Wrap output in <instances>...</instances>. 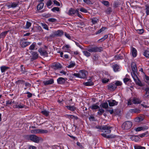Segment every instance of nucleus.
Masks as SVG:
<instances>
[{
	"label": "nucleus",
	"instance_id": "obj_12",
	"mask_svg": "<svg viewBox=\"0 0 149 149\" xmlns=\"http://www.w3.org/2000/svg\"><path fill=\"white\" fill-rule=\"evenodd\" d=\"M109 106L110 107H113L116 105L118 104V102L114 100H109L107 101Z\"/></svg>",
	"mask_w": 149,
	"mask_h": 149
},
{
	"label": "nucleus",
	"instance_id": "obj_22",
	"mask_svg": "<svg viewBox=\"0 0 149 149\" xmlns=\"http://www.w3.org/2000/svg\"><path fill=\"white\" fill-rule=\"evenodd\" d=\"M76 65V63L74 62L71 61L69 65L66 66V67L68 68H74Z\"/></svg>",
	"mask_w": 149,
	"mask_h": 149
},
{
	"label": "nucleus",
	"instance_id": "obj_64",
	"mask_svg": "<svg viewBox=\"0 0 149 149\" xmlns=\"http://www.w3.org/2000/svg\"><path fill=\"white\" fill-rule=\"evenodd\" d=\"M26 93L28 94L27 96L29 98L31 97L32 96V94L29 92H28Z\"/></svg>",
	"mask_w": 149,
	"mask_h": 149
},
{
	"label": "nucleus",
	"instance_id": "obj_52",
	"mask_svg": "<svg viewBox=\"0 0 149 149\" xmlns=\"http://www.w3.org/2000/svg\"><path fill=\"white\" fill-rule=\"evenodd\" d=\"M108 37V36L107 35H105L101 39H100L98 41L100 42H102V41H104L105 39H107Z\"/></svg>",
	"mask_w": 149,
	"mask_h": 149
},
{
	"label": "nucleus",
	"instance_id": "obj_37",
	"mask_svg": "<svg viewBox=\"0 0 149 149\" xmlns=\"http://www.w3.org/2000/svg\"><path fill=\"white\" fill-rule=\"evenodd\" d=\"M67 109L71 111H74L75 109V108L73 106H66Z\"/></svg>",
	"mask_w": 149,
	"mask_h": 149
},
{
	"label": "nucleus",
	"instance_id": "obj_26",
	"mask_svg": "<svg viewBox=\"0 0 149 149\" xmlns=\"http://www.w3.org/2000/svg\"><path fill=\"white\" fill-rule=\"evenodd\" d=\"M66 117L68 118L69 119H71L73 118H75L76 119H78V117L77 116H74L73 115L67 114L65 115Z\"/></svg>",
	"mask_w": 149,
	"mask_h": 149
},
{
	"label": "nucleus",
	"instance_id": "obj_11",
	"mask_svg": "<svg viewBox=\"0 0 149 149\" xmlns=\"http://www.w3.org/2000/svg\"><path fill=\"white\" fill-rule=\"evenodd\" d=\"M79 9H77L76 10H74L73 9L70 8L68 12V14L69 15H74L76 13H78Z\"/></svg>",
	"mask_w": 149,
	"mask_h": 149
},
{
	"label": "nucleus",
	"instance_id": "obj_30",
	"mask_svg": "<svg viewBox=\"0 0 149 149\" xmlns=\"http://www.w3.org/2000/svg\"><path fill=\"white\" fill-rule=\"evenodd\" d=\"M90 108L93 110H95L99 108L98 106L96 104H93L91 105Z\"/></svg>",
	"mask_w": 149,
	"mask_h": 149
},
{
	"label": "nucleus",
	"instance_id": "obj_58",
	"mask_svg": "<svg viewBox=\"0 0 149 149\" xmlns=\"http://www.w3.org/2000/svg\"><path fill=\"white\" fill-rule=\"evenodd\" d=\"M102 3L105 6H107L109 5V3L107 1H103Z\"/></svg>",
	"mask_w": 149,
	"mask_h": 149
},
{
	"label": "nucleus",
	"instance_id": "obj_51",
	"mask_svg": "<svg viewBox=\"0 0 149 149\" xmlns=\"http://www.w3.org/2000/svg\"><path fill=\"white\" fill-rule=\"evenodd\" d=\"M21 71L22 73H24L26 72L24 67L23 65H21L20 66Z\"/></svg>",
	"mask_w": 149,
	"mask_h": 149
},
{
	"label": "nucleus",
	"instance_id": "obj_29",
	"mask_svg": "<svg viewBox=\"0 0 149 149\" xmlns=\"http://www.w3.org/2000/svg\"><path fill=\"white\" fill-rule=\"evenodd\" d=\"M113 70L114 72H116L119 71V66L116 64L114 65L113 66Z\"/></svg>",
	"mask_w": 149,
	"mask_h": 149
},
{
	"label": "nucleus",
	"instance_id": "obj_17",
	"mask_svg": "<svg viewBox=\"0 0 149 149\" xmlns=\"http://www.w3.org/2000/svg\"><path fill=\"white\" fill-rule=\"evenodd\" d=\"M131 52L132 55L133 57H135L137 55V52L136 49L132 47L131 48Z\"/></svg>",
	"mask_w": 149,
	"mask_h": 149
},
{
	"label": "nucleus",
	"instance_id": "obj_13",
	"mask_svg": "<svg viewBox=\"0 0 149 149\" xmlns=\"http://www.w3.org/2000/svg\"><path fill=\"white\" fill-rule=\"evenodd\" d=\"M52 67L55 69H57L62 68V65L58 63H53L52 64Z\"/></svg>",
	"mask_w": 149,
	"mask_h": 149
},
{
	"label": "nucleus",
	"instance_id": "obj_60",
	"mask_svg": "<svg viewBox=\"0 0 149 149\" xmlns=\"http://www.w3.org/2000/svg\"><path fill=\"white\" fill-rule=\"evenodd\" d=\"M31 23L29 22H27L26 24V27L27 29H28L31 26Z\"/></svg>",
	"mask_w": 149,
	"mask_h": 149
},
{
	"label": "nucleus",
	"instance_id": "obj_32",
	"mask_svg": "<svg viewBox=\"0 0 149 149\" xmlns=\"http://www.w3.org/2000/svg\"><path fill=\"white\" fill-rule=\"evenodd\" d=\"M134 149H146V148L142 146L137 145H134Z\"/></svg>",
	"mask_w": 149,
	"mask_h": 149
},
{
	"label": "nucleus",
	"instance_id": "obj_41",
	"mask_svg": "<svg viewBox=\"0 0 149 149\" xmlns=\"http://www.w3.org/2000/svg\"><path fill=\"white\" fill-rule=\"evenodd\" d=\"M86 86H91L93 85V83L92 81H88L84 83Z\"/></svg>",
	"mask_w": 149,
	"mask_h": 149
},
{
	"label": "nucleus",
	"instance_id": "obj_36",
	"mask_svg": "<svg viewBox=\"0 0 149 149\" xmlns=\"http://www.w3.org/2000/svg\"><path fill=\"white\" fill-rule=\"evenodd\" d=\"M100 106L102 108H107L108 107V104L107 102L103 103L101 104Z\"/></svg>",
	"mask_w": 149,
	"mask_h": 149
},
{
	"label": "nucleus",
	"instance_id": "obj_57",
	"mask_svg": "<svg viewBox=\"0 0 149 149\" xmlns=\"http://www.w3.org/2000/svg\"><path fill=\"white\" fill-rule=\"evenodd\" d=\"M48 21L52 22H54L56 21V19L53 18H49L47 20Z\"/></svg>",
	"mask_w": 149,
	"mask_h": 149
},
{
	"label": "nucleus",
	"instance_id": "obj_23",
	"mask_svg": "<svg viewBox=\"0 0 149 149\" xmlns=\"http://www.w3.org/2000/svg\"><path fill=\"white\" fill-rule=\"evenodd\" d=\"M88 49H85V50L83 51V53L85 56L88 57L91 55V54L87 50Z\"/></svg>",
	"mask_w": 149,
	"mask_h": 149
},
{
	"label": "nucleus",
	"instance_id": "obj_5",
	"mask_svg": "<svg viewBox=\"0 0 149 149\" xmlns=\"http://www.w3.org/2000/svg\"><path fill=\"white\" fill-rule=\"evenodd\" d=\"M86 50L89 52L95 53L97 52H100L103 50V49L101 47H89Z\"/></svg>",
	"mask_w": 149,
	"mask_h": 149
},
{
	"label": "nucleus",
	"instance_id": "obj_33",
	"mask_svg": "<svg viewBox=\"0 0 149 149\" xmlns=\"http://www.w3.org/2000/svg\"><path fill=\"white\" fill-rule=\"evenodd\" d=\"M143 55L146 57L149 58V49H148L145 51L143 53Z\"/></svg>",
	"mask_w": 149,
	"mask_h": 149
},
{
	"label": "nucleus",
	"instance_id": "obj_15",
	"mask_svg": "<svg viewBox=\"0 0 149 149\" xmlns=\"http://www.w3.org/2000/svg\"><path fill=\"white\" fill-rule=\"evenodd\" d=\"M54 82V80L52 79H50L48 80L43 81V83L45 85L51 84H53Z\"/></svg>",
	"mask_w": 149,
	"mask_h": 149
},
{
	"label": "nucleus",
	"instance_id": "obj_42",
	"mask_svg": "<svg viewBox=\"0 0 149 149\" xmlns=\"http://www.w3.org/2000/svg\"><path fill=\"white\" fill-rule=\"evenodd\" d=\"M145 91L146 93L144 95L146 97H149V88H147L146 89Z\"/></svg>",
	"mask_w": 149,
	"mask_h": 149
},
{
	"label": "nucleus",
	"instance_id": "obj_61",
	"mask_svg": "<svg viewBox=\"0 0 149 149\" xmlns=\"http://www.w3.org/2000/svg\"><path fill=\"white\" fill-rule=\"evenodd\" d=\"M135 130L136 132L141 131L143 130L142 127H138L135 129Z\"/></svg>",
	"mask_w": 149,
	"mask_h": 149
},
{
	"label": "nucleus",
	"instance_id": "obj_28",
	"mask_svg": "<svg viewBox=\"0 0 149 149\" xmlns=\"http://www.w3.org/2000/svg\"><path fill=\"white\" fill-rule=\"evenodd\" d=\"M52 4V0H49L47 2L46 5L47 7L49 8H50L52 7L51 6Z\"/></svg>",
	"mask_w": 149,
	"mask_h": 149
},
{
	"label": "nucleus",
	"instance_id": "obj_8",
	"mask_svg": "<svg viewBox=\"0 0 149 149\" xmlns=\"http://www.w3.org/2000/svg\"><path fill=\"white\" fill-rule=\"evenodd\" d=\"M31 42H28L26 40L24 39H23L21 40L20 42V44L22 47H24L26 46L30 45Z\"/></svg>",
	"mask_w": 149,
	"mask_h": 149
},
{
	"label": "nucleus",
	"instance_id": "obj_43",
	"mask_svg": "<svg viewBox=\"0 0 149 149\" xmlns=\"http://www.w3.org/2000/svg\"><path fill=\"white\" fill-rule=\"evenodd\" d=\"M56 32L57 36H61L63 34V32L61 30H59Z\"/></svg>",
	"mask_w": 149,
	"mask_h": 149
},
{
	"label": "nucleus",
	"instance_id": "obj_46",
	"mask_svg": "<svg viewBox=\"0 0 149 149\" xmlns=\"http://www.w3.org/2000/svg\"><path fill=\"white\" fill-rule=\"evenodd\" d=\"M36 45V43L34 42L29 47V49L30 50H33Z\"/></svg>",
	"mask_w": 149,
	"mask_h": 149
},
{
	"label": "nucleus",
	"instance_id": "obj_24",
	"mask_svg": "<svg viewBox=\"0 0 149 149\" xmlns=\"http://www.w3.org/2000/svg\"><path fill=\"white\" fill-rule=\"evenodd\" d=\"M102 75L104 78H109L110 77V76L108 72H103L102 73Z\"/></svg>",
	"mask_w": 149,
	"mask_h": 149
},
{
	"label": "nucleus",
	"instance_id": "obj_39",
	"mask_svg": "<svg viewBox=\"0 0 149 149\" xmlns=\"http://www.w3.org/2000/svg\"><path fill=\"white\" fill-rule=\"evenodd\" d=\"M41 113L45 115L46 116H48L49 115V111H48L45 110H44L43 111H42L41 112Z\"/></svg>",
	"mask_w": 149,
	"mask_h": 149
},
{
	"label": "nucleus",
	"instance_id": "obj_56",
	"mask_svg": "<svg viewBox=\"0 0 149 149\" xmlns=\"http://www.w3.org/2000/svg\"><path fill=\"white\" fill-rule=\"evenodd\" d=\"M137 32L139 34H141L144 32V30L143 29H138L136 30Z\"/></svg>",
	"mask_w": 149,
	"mask_h": 149
},
{
	"label": "nucleus",
	"instance_id": "obj_4",
	"mask_svg": "<svg viewBox=\"0 0 149 149\" xmlns=\"http://www.w3.org/2000/svg\"><path fill=\"white\" fill-rule=\"evenodd\" d=\"M132 126V123L130 121H127L123 123L122 125V128L124 130H127L130 129Z\"/></svg>",
	"mask_w": 149,
	"mask_h": 149
},
{
	"label": "nucleus",
	"instance_id": "obj_21",
	"mask_svg": "<svg viewBox=\"0 0 149 149\" xmlns=\"http://www.w3.org/2000/svg\"><path fill=\"white\" fill-rule=\"evenodd\" d=\"M130 138L132 141H138L140 139L139 137L138 136L136 135L132 136L130 137Z\"/></svg>",
	"mask_w": 149,
	"mask_h": 149
},
{
	"label": "nucleus",
	"instance_id": "obj_34",
	"mask_svg": "<svg viewBox=\"0 0 149 149\" xmlns=\"http://www.w3.org/2000/svg\"><path fill=\"white\" fill-rule=\"evenodd\" d=\"M143 120V118L141 116L137 117L135 118L134 121L135 122H139Z\"/></svg>",
	"mask_w": 149,
	"mask_h": 149
},
{
	"label": "nucleus",
	"instance_id": "obj_55",
	"mask_svg": "<svg viewBox=\"0 0 149 149\" xmlns=\"http://www.w3.org/2000/svg\"><path fill=\"white\" fill-rule=\"evenodd\" d=\"M53 2L54 5H55V6H60V3L56 0H54L53 1Z\"/></svg>",
	"mask_w": 149,
	"mask_h": 149
},
{
	"label": "nucleus",
	"instance_id": "obj_53",
	"mask_svg": "<svg viewBox=\"0 0 149 149\" xmlns=\"http://www.w3.org/2000/svg\"><path fill=\"white\" fill-rule=\"evenodd\" d=\"M106 29V27H103L101 29H100L96 33V34H99L101 33L102 31H104L105 29Z\"/></svg>",
	"mask_w": 149,
	"mask_h": 149
},
{
	"label": "nucleus",
	"instance_id": "obj_35",
	"mask_svg": "<svg viewBox=\"0 0 149 149\" xmlns=\"http://www.w3.org/2000/svg\"><path fill=\"white\" fill-rule=\"evenodd\" d=\"M146 10V13L147 15H149V5L147 4L145 6Z\"/></svg>",
	"mask_w": 149,
	"mask_h": 149
},
{
	"label": "nucleus",
	"instance_id": "obj_27",
	"mask_svg": "<svg viewBox=\"0 0 149 149\" xmlns=\"http://www.w3.org/2000/svg\"><path fill=\"white\" fill-rule=\"evenodd\" d=\"M44 6V3L43 2L40 3L37 6V9L38 10H40L43 8Z\"/></svg>",
	"mask_w": 149,
	"mask_h": 149
},
{
	"label": "nucleus",
	"instance_id": "obj_45",
	"mask_svg": "<svg viewBox=\"0 0 149 149\" xmlns=\"http://www.w3.org/2000/svg\"><path fill=\"white\" fill-rule=\"evenodd\" d=\"M109 78H104L102 79V81L103 83H106L109 82Z\"/></svg>",
	"mask_w": 149,
	"mask_h": 149
},
{
	"label": "nucleus",
	"instance_id": "obj_38",
	"mask_svg": "<svg viewBox=\"0 0 149 149\" xmlns=\"http://www.w3.org/2000/svg\"><path fill=\"white\" fill-rule=\"evenodd\" d=\"M41 24L43 28L47 30H49V28L47 25L44 23H41Z\"/></svg>",
	"mask_w": 149,
	"mask_h": 149
},
{
	"label": "nucleus",
	"instance_id": "obj_47",
	"mask_svg": "<svg viewBox=\"0 0 149 149\" xmlns=\"http://www.w3.org/2000/svg\"><path fill=\"white\" fill-rule=\"evenodd\" d=\"M51 10L53 12H55L56 11L58 12L59 11L60 9L58 7H54Z\"/></svg>",
	"mask_w": 149,
	"mask_h": 149
},
{
	"label": "nucleus",
	"instance_id": "obj_18",
	"mask_svg": "<svg viewBox=\"0 0 149 149\" xmlns=\"http://www.w3.org/2000/svg\"><path fill=\"white\" fill-rule=\"evenodd\" d=\"M70 46L69 45H66L63 46L62 49L65 52H68L70 51Z\"/></svg>",
	"mask_w": 149,
	"mask_h": 149
},
{
	"label": "nucleus",
	"instance_id": "obj_9",
	"mask_svg": "<svg viewBox=\"0 0 149 149\" xmlns=\"http://www.w3.org/2000/svg\"><path fill=\"white\" fill-rule=\"evenodd\" d=\"M15 104L13 106L14 108L22 109L24 108L25 105L21 102H15Z\"/></svg>",
	"mask_w": 149,
	"mask_h": 149
},
{
	"label": "nucleus",
	"instance_id": "obj_25",
	"mask_svg": "<svg viewBox=\"0 0 149 149\" xmlns=\"http://www.w3.org/2000/svg\"><path fill=\"white\" fill-rule=\"evenodd\" d=\"M0 68L1 72L3 73L5 72L9 68L8 67L3 65L1 66Z\"/></svg>",
	"mask_w": 149,
	"mask_h": 149
},
{
	"label": "nucleus",
	"instance_id": "obj_20",
	"mask_svg": "<svg viewBox=\"0 0 149 149\" xmlns=\"http://www.w3.org/2000/svg\"><path fill=\"white\" fill-rule=\"evenodd\" d=\"M65 79L63 78L60 77L57 79L58 83L59 84H64L65 82Z\"/></svg>",
	"mask_w": 149,
	"mask_h": 149
},
{
	"label": "nucleus",
	"instance_id": "obj_10",
	"mask_svg": "<svg viewBox=\"0 0 149 149\" xmlns=\"http://www.w3.org/2000/svg\"><path fill=\"white\" fill-rule=\"evenodd\" d=\"M38 51L41 56H43L45 57L47 56V50L44 49L43 48H40L38 49Z\"/></svg>",
	"mask_w": 149,
	"mask_h": 149
},
{
	"label": "nucleus",
	"instance_id": "obj_7",
	"mask_svg": "<svg viewBox=\"0 0 149 149\" xmlns=\"http://www.w3.org/2000/svg\"><path fill=\"white\" fill-rule=\"evenodd\" d=\"M31 132L33 134H44L48 132V131L43 129H34L31 130Z\"/></svg>",
	"mask_w": 149,
	"mask_h": 149
},
{
	"label": "nucleus",
	"instance_id": "obj_50",
	"mask_svg": "<svg viewBox=\"0 0 149 149\" xmlns=\"http://www.w3.org/2000/svg\"><path fill=\"white\" fill-rule=\"evenodd\" d=\"M57 36V32L56 31L52 32V34L50 35V37H54L55 36Z\"/></svg>",
	"mask_w": 149,
	"mask_h": 149
},
{
	"label": "nucleus",
	"instance_id": "obj_6",
	"mask_svg": "<svg viewBox=\"0 0 149 149\" xmlns=\"http://www.w3.org/2000/svg\"><path fill=\"white\" fill-rule=\"evenodd\" d=\"M29 138L31 141L36 143H38L40 141L42 140L41 138L34 134L30 135Z\"/></svg>",
	"mask_w": 149,
	"mask_h": 149
},
{
	"label": "nucleus",
	"instance_id": "obj_54",
	"mask_svg": "<svg viewBox=\"0 0 149 149\" xmlns=\"http://www.w3.org/2000/svg\"><path fill=\"white\" fill-rule=\"evenodd\" d=\"M104 110L102 109H99L97 113L98 114L102 115V113L104 112Z\"/></svg>",
	"mask_w": 149,
	"mask_h": 149
},
{
	"label": "nucleus",
	"instance_id": "obj_59",
	"mask_svg": "<svg viewBox=\"0 0 149 149\" xmlns=\"http://www.w3.org/2000/svg\"><path fill=\"white\" fill-rule=\"evenodd\" d=\"M80 10L83 13H86L87 12V10L84 8H81L80 9Z\"/></svg>",
	"mask_w": 149,
	"mask_h": 149
},
{
	"label": "nucleus",
	"instance_id": "obj_1",
	"mask_svg": "<svg viewBox=\"0 0 149 149\" xmlns=\"http://www.w3.org/2000/svg\"><path fill=\"white\" fill-rule=\"evenodd\" d=\"M112 127L109 126L105 125L100 127L99 128L102 130V131L104 132L102 133L101 135L104 137L108 139L113 138L115 137V136L113 134L107 135V134H109L111 132V128Z\"/></svg>",
	"mask_w": 149,
	"mask_h": 149
},
{
	"label": "nucleus",
	"instance_id": "obj_14",
	"mask_svg": "<svg viewBox=\"0 0 149 149\" xmlns=\"http://www.w3.org/2000/svg\"><path fill=\"white\" fill-rule=\"evenodd\" d=\"M116 88L114 83H111L108 85V89L110 91H114Z\"/></svg>",
	"mask_w": 149,
	"mask_h": 149
},
{
	"label": "nucleus",
	"instance_id": "obj_40",
	"mask_svg": "<svg viewBox=\"0 0 149 149\" xmlns=\"http://www.w3.org/2000/svg\"><path fill=\"white\" fill-rule=\"evenodd\" d=\"M8 32V31H5L2 32L0 34L1 38H4L7 34Z\"/></svg>",
	"mask_w": 149,
	"mask_h": 149
},
{
	"label": "nucleus",
	"instance_id": "obj_19",
	"mask_svg": "<svg viewBox=\"0 0 149 149\" xmlns=\"http://www.w3.org/2000/svg\"><path fill=\"white\" fill-rule=\"evenodd\" d=\"M130 112L132 113H139L141 112V110L140 109H137V108H134V109H132L130 110H129Z\"/></svg>",
	"mask_w": 149,
	"mask_h": 149
},
{
	"label": "nucleus",
	"instance_id": "obj_31",
	"mask_svg": "<svg viewBox=\"0 0 149 149\" xmlns=\"http://www.w3.org/2000/svg\"><path fill=\"white\" fill-rule=\"evenodd\" d=\"M33 55L32 59L35 60L38 57V54L37 52H33L32 53Z\"/></svg>",
	"mask_w": 149,
	"mask_h": 149
},
{
	"label": "nucleus",
	"instance_id": "obj_49",
	"mask_svg": "<svg viewBox=\"0 0 149 149\" xmlns=\"http://www.w3.org/2000/svg\"><path fill=\"white\" fill-rule=\"evenodd\" d=\"M15 103L14 101L13 100H10L6 101V104L7 105L13 103H14V104Z\"/></svg>",
	"mask_w": 149,
	"mask_h": 149
},
{
	"label": "nucleus",
	"instance_id": "obj_48",
	"mask_svg": "<svg viewBox=\"0 0 149 149\" xmlns=\"http://www.w3.org/2000/svg\"><path fill=\"white\" fill-rule=\"evenodd\" d=\"M114 84L115 85H116V88L117 86H120L122 84V83L119 81H117L115 83H114Z\"/></svg>",
	"mask_w": 149,
	"mask_h": 149
},
{
	"label": "nucleus",
	"instance_id": "obj_16",
	"mask_svg": "<svg viewBox=\"0 0 149 149\" xmlns=\"http://www.w3.org/2000/svg\"><path fill=\"white\" fill-rule=\"evenodd\" d=\"M142 102V101L138 98L134 97L132 99V103L134 104H139Z\"/></svg>",
	"mask_w": 149,
	"mask_h": 149
},
{
	"label": "nucleus",
	"instance_id": "obj_63",
	"mask_svg": "<svg viewBox=\"0 0 149 149\" xmlns=\"http://www.w3.org/2000/svg\"><path fill=\"white\" fill-rule=\"evenodd\" d=\"M18 4L16 3H12L11 5V7L12 8H15L16 7Z\"/></svg>",
	"mask_w": 149,
	"mask_h": 149
},
{
	"label": "nucleus",
	"instance_id": "obj_3",
	"mask_svg": "<svg viewBox=\"0 0 149 149\" xmlns=\"http://www.w3.org/2000/svg\"><path fill=\"white\" fill-rule=\"evenodd\" d=\"M87 74L88 72L86 70H81L79 71V73H74L73 75L77 77L84 79L86 77Z\"/></svg>",
	"mask_w": 149,
	"mask_h": 149
},
{
	"label": "nucleus",
	"instance_id": "obj_62",
	"mask_svg": "<svg viewBox=\"0 0 149 149\" xmlns=\"http://www.w3.org/2000/svg\"><path fill=\"white\" fill-rule=\"evenodd\" d=\"M123 58V57L121 56L120 55L116 56L115 57V59L116 60H118L120 59H122Z\"/></svg>",
	"mask_w": 149,
	"mask_h": 149
},
{
	"label": "nucleus",
	"instance_id": "obj_2",
	"mask_svg": "<svg viewBox=\"0 0 149 149\" xmlns=\"http://www.w3.org/2000/svg\"><path fill=\"white\" fill-rule=\"evenodd\" d=\"M131 67L132 72H131V74L134 81L137 85L140 86H142V83L135 73L137 71L136 64L134 62H132L131 64Z\"/></svg>",
	"mask_w": 149,
	"mask_h": 149
},
{
	"label": "nucleus",
	"instance_id": "obj_44",
	"mask_svg": "<svg viewBox=\"0 0 149 149\" xmlns=\"http://www.w3.org/2000/svg\"><path fill=\"white\" fill-rule=\"evenodd\" d=\"M98 21V19L96 18H93L92 20V22L94 24H95L97 23Z\"/></svg>",
	"mask_w": 149,
	"mask_h": 149
}]
</instances>
